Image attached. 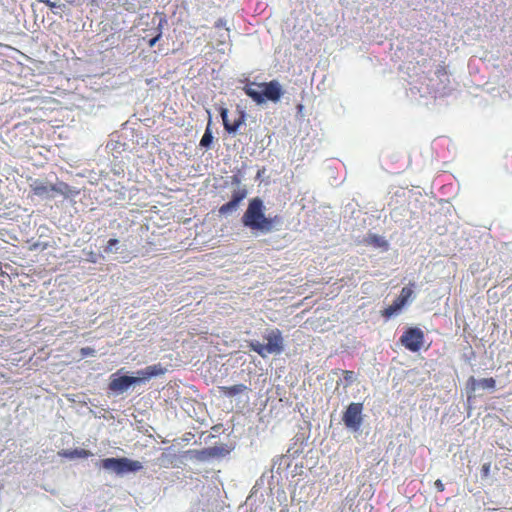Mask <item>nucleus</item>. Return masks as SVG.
<instances>
[{"label": "nucleus", "mask_w": 512, "mask_h": 512, "mask_svg": "<svg viewBox=\"0 0 512 512\" xmlns=\"http://www.w3.org/2000/svg\"><path fill=\"white\" fill-rule=\"evenodd\" d=\"M82 2H87L93 4L94 0H81Z\"/></svg>", "instance_id": "bb28decb"}, {"label": "nucleus", "mask_w": 512, "mask_h": 512, "mask_svg": "<svg viewBox=\"0 0 512 512\" xmlns=\"http://www.w3.org/2000/svg\"><path fill=\"white\" fill-rule=\"evenodd\" d=\"M93 352H94V350L90 347H85V348L81 349V354L84 356L91 355Z\"/></svg>", "instance_id": "b1692460"}, {"label": "nucleus", "mask_w": 512, "mask_h": 512, "mask_svg": "<svg viewBox=\"0 0 512 512\" xmlns=\"http://www.w3.org/2000/svg\"><path fill=\"white\" fill-rule=\"evenodd\" d=\"M104 469L112 471L117 475H124L127 473H135L143 469V465L138 460H131L128 458H106L101 461Z\"/></svg>", "instance_id": "39448f33"}, {"label": "nucleus", "mask_w": 512, "mask_h": 512, "mask_svg": "<svg viewBox=\"0 0 512 512\" xmlns=\"http://www.w3.org/2000/svg\"><path fill=\"white\" fill-rule=\"evenodd\" d=\"M237 207L238 206L230 200L219 208V213L225 215L236 210Z\"/></svg>", "instance_id": "6ab92c4d"}, {"label": "nucleus", "mask_w": 512, "mask_h": 512, "mask_svg": "<svg viewBox=\"0 0 512 512\" xmlns=\"http://www.w3.org/2000/svg\"><path fill=\"white\" fill-rule=\"evenodd\" d=\"M403 308V306H400V304L394 300L393 304L386 307L382 312V316L385 317L386 319H389L391 318L393 315H395L397 312H399L401 309Z\"/></svg>", "instance_id": "dca6fc26"}, {"label": "nucleus", "mask_w": 512, "mask_h": 512, "mask_svg": "<svg viewBox=\"0 0 512 512\" xmlns=\"http://www.w3.org/2000/svg\"><path fill=\"white\" fill-rule=\"evenodd\" d=\"M211 117H209L207 127L205 129L204 135L200 140V146L204 148H209L211 143L213 142V134L211 130Z\"/></svg>", "instance_id": "2eb2a0df"}, {"label": "nucleus", "mask_w": 512, "mask_h": 512, "mask_svg": "<svg viewBox=\"0 0 512 512\" xmlns=\"http://www.w3.org/2000/svg\"><path fill=\"white\" fill-rule=\"evenodd\" d=\"M241 220L243 225L251 230L268 233L274 229L275 223L280 222V217H266L263 201L255 197L249 201Z\"/></svg>", "instance_id": "f257e3e1"}, {"label": "nucleus", "mask_w": 512, "mask_h": 512, "mask_svg": "<svg viewBox=\"0 0 512 512\" xmlns=\"http://www.w3.org/2000/svg\"><path fill=\"white\" fill-rule=\"evenodd\" d=\"M39 2L41 3H44L46 4L48 7L51 8V10L54 12V13H57L54 9L56 8H62L64 7L65 5L64 4H61L57 1H51V0H38Z\"/></svg>", "instance_id": "aec40b11"}, {"label": "nucleus", "mask_w": 512, "mask_h": 512, "mask_svg": "<svg viewBox=\"0 0 512 512\" xmlns=\"http://www.w3.org/2000/svg\"><path fill=\"white\" fill-rule=\"evenodd\" d=\"M352 374H353L352 371H345V377L344 378L347 380V379L351 378Z\"/></svg>", "instance_id": "393cba45"}, {"label": "nucleus", "mask_w": 512, "mask_h": 512, "mask_svg": "<svg viewBox=\"0 0 512 512\" xmlns=\"http://www.w3.org/2000/svg\"><path fill=\"white\" fill-rule=\"evenodd\" d=\"M219 112H220V116L223 121L224 129L229 134H235L246 121V114L243 110H239L237 112L238 115L236 118L233 119V121H230L228 119V109L227 108L220 107Z\"/></svg>", "instance_id": "1a4fd4ad"}, {"label": "nucleus", "mask_w": 512, "mask_h": 512, "mask_svg": "<svg viewBox=\"0 0 512 512\" xmlns=\"http://www.w3.org/2000/svg\"><path fill=\"white\" fill-rule=\"evenodd\" d=\"M412 286H414V284H411V286L403 287L400 292V295L395 299L400 304V306L404 307L408 303V301L412 298L413 293H414Z\"/></svg>", "instance_id": "ddd939ff"}, {"label": "nucleus", "mask_w": 512, "mask_h": 512, "mask_svg": "<svg viewBox=\"0 0 512 512\" xmlns=\"http://www.w3.org/2000/svg\"><path fill=\"white\" fill-rule=\"evenodd\" d=\"M424 332L417 327L406 329L400 337L401 344L411 352L419 351L424 343Z\"/></svg>", "instance_id": "0eeeda50"}, {"label": "nucleus", "mask_w": 512, "mask_h": 512, "mask_svg": "<svg viewBox=\"0 0 512 512\" xmlns=\"http://www.w3.org/2000/svg\"><path fill=\"white\" fill-rule=\"evenodd\" d=\"M362 411V403L349 404L346 411L343 414V422L345 426L349 429H352L353 431L359 430L363 421Z\"/></svg>", "instance_id": "6e6552de"}, {"label": "nucleus", "mask_w": 512, "mask_h": 512, "mask_svg": "<svg viewBox=\"0 0 512 512\" xmlns=\"http://www.w3.org/2000/svg\"><path fill=\"white\" fill-rule=\"evenodd\" d=\"M219 392L221 395L232 398L236 395L242 394L244 392H247L249 390V387L245 384H236L233 386H220L218 387Z\"/></svg>", "instance_id": "9d476101"}, {"label": "nucleus", "mask_w": 512, "mask_h": 512, "mask_svg": "<svg viewBox=\"0 0 512 512\" xmlns=\"http://www.w3.org/2000/svg\"><path fill=\"white\" fill-rule=\"evenodd\" d=\"M119 241L117 239H110L108 241V245L105 247V252L107 253H113L117 252L119 249L121 257L119 258L122 262H128L131 259V255L126 249V247L123 245L121 247H116L115 250L113 249L116 245H118Z\"/></svg>", "instance_id": "f8f14e48"}, {"label": "nucleus", "mask_w": 512, "mask_h": 512, "mask_svg": "<svg viewBox=\"0 0 512 512\" xmlns=\"http://www.w3.org/2000/svg\"><path fill=\"white\" fill-rule=\"evenodd\" d=\"M164 22H166V19L162 18L157 27V34L155 35V37L151 38L148 42L149 47H153L159 41V39L162 37V25Z\"/></svg>", "instance_id": "a211bd4d"}, {"label": "nucleus", "mask_w": 512, "mask_h": 512, "mask_svg": "<svg viewBox=\"0 0 512 512\" xmlns=\"http://www.w3.org/2000/svg\"><path fill=\"white\" fill-rule=\"evenodd\" d=\"M469 382L472 384V389H475V384H478L483 389H494L496 386V381L493 377L483 378L478 382L474 377H470Z\"/></svg>", "instance_id": "4468645a"}, {"label": "nucleus", "mask_w": 512, "mask_h": 512, "mask_svg": "<svg viewBox=\"0 0 512 512\" xmlns=\"http://www.w3.org/2000/svg\"><path fill=\"white\" fill-rule=\"evenodd\" d=\"M246 195H247L246 189L235 190L232 193L231 201L238 206L239 203L246 197Z\"/></svg>", "instance_id": "f3484780"}, {"label": "nucleus", "mask_w": 512, "mask_h": 512, "mask_svg": "<svg viewBox=\"0 0 512 512\" xmlns=\"http://www.w3.org/2000/svg\"><path fill=\"white\" fill-rule=\"evenodd\" d=\"M201 454H202L203 456H205V457H207V456H211V455H212V453H211L210 451H208V450H203V451H201Z\"/></svg>", "instance_id": "a878e982"}, {"label": "nucleus", "mask_w": 512, "mask_h": 512, "mask_svg": "<svg viewBox=\"0 0 512 512\" xmlns=\"http://www.w3.org/2000/svg\"><path fill=\"white\" fill-rule=\"evenodd\" d=\"M490 469H491L490 463H485L482 465V468H481L482 478H487L490 475Z\"/></svg>", "instance_id": "412c9836"}, {"label": "nucleus", "mask_w": 512, "mask_h": 512, "mask_svg": "<svg viewBox=\"0 0 512 512\" xmlns=\"http://www.w3.org/2000/svg\"><path fill=\"white\" fill-rule=\"evenodd\" d=\"M509 289H511V290H512V284L510 285Z\"/></svg>", "instance_id": "cd10ccee"}, {"label": "nucleus", "mask_w": 512, "mask_h": 512, "mask_svg": "<svg viewBox=\"0 0 512 512\" xmlns=\"http://www.w3.org/2000/svg\"><path fill=\"white\" fill-rule=\"evenodd\" d=\"M264 340H266V344H262L259 341H250L248 347L262 358L269 354H280L284 350V340L279 329L270 330L264 336Z\"/></svg>", "instance_id": "20e7f679"}, {"label": "nucleus", "mask_w": 512, "mask_h": 512, "mask_svg": "<svg viewBox=\"0 0 512 512\" xmlns=\"http://www.w3.org/2000/svg\"><path fill=\"white\" fill-rule=\"evenodd\" d=\"M165 372L166 368L161 364H154L138 370L136 372L137 376L135 377L127 375L118 376L116 373L112 376L109 388L114 392L123 393L127 391L130 386L149 380L152 377L163 375Z\"/></svg>", "instance_id": "f03ea898"}, {"label": "nucleus", "mask_w": 512, "mask_h": 512, "mask_svg": "<svg viewBox=\"0 0 512 512\" xmlns=\"http://www.w3.org/2000/svg\"><path fill=\"white\" fill-rule=\"evenodd\" d=\"M243 91L257 104H263L266 100L278 102L283 95L282 86L277 80L263 83L248 82Z\"/></svg>", "instance_id": "7ed1b4c3"}, {"label": "nucleus", "mask_w": 512, "mask_h": 512, "mask_svg": "<svg viewBox=\"0 0 512 512\" xmlns=\"http://www.w3.org/2000/svg\"><path fill=\"white\" fill-rule=\"evenodd\" d=\"M226 26V20L223 19V18H219L215 23H214V27L215 28H222V27H225Z\"/></svg>", "instance_id": "5701e85b"}, {"label": "nucleus", "mask_w": 512, "mask_h": 512, "mask_svg": "<svg viewBox=\"0 0 512 512\" xmlns=\"http://www.w3.org/2000/svg\"><path fill=\"white\" fill-rule=\"evenodd\" d=\"M29 186L33 193L42 199L53 198L55 194L64 195L68 188V186L65 183L53 185L41 179L31 180Z\"/></svg>", "instance_id": "423d86ee"}, {"label": "nucleus", "mask_w": 512, "mask_h": 512, "mask_svg": "<svg viewBox=\"0 0 512 512\" xmlns=\"http://www.w3.org/2000/svg\"><path fill=\"white\" fill-rule=\"evenodd\" d=\"M434 486L438 492H443L445 490L444 483L440 479H437L434 482Z\"/></svg>", "instance_id": "4be33fe9"}, {"label": "nucleus", "mask_w": 512, "mask_h": 512, "mask_svg": "<svg viewBox=\"0 0 512 512\" xmlns=\"http://www.w3.org/2000/svg\"><path fill=\"white\" fill-rule=\"evenodd\" d=\"M58 455L61 457L68 458L70 460L77 459V458H87L88 456H92L93 454L82 448H75V449H62L58 452Z\"/></svg>", "instance_id": "9b49d317"}]
</instances>
